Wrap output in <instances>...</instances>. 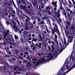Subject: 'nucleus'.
<instances>
[{"label": "nucleus", "mask_w": 75, "mask_h": 75, "mask_svg": "<svg viewBox=\"0 0 75 75\" xmlns=\"http://www.w3.org/2000/svg\"><path fill=\"white\" fill-rule=\"evenodd\" d=\"M65 65L64 64L60 71H59L56 74V75H65Z\"/></svg>", "instance_id": "f257e3e1"}, {"label": "nucleus", "mask_w": 75, "mask_h": 75, "mask_svg": "<svg viewBox=\"0 0 75 75\" xmlns=\"http://www.w3.org/2000/svg\"><path fill=\"white\" fill-rule=\"evenodd\" d=\"M67 25L68 26L70 25V21H71V19H72V17L70 16V14H69V13H67Z\"/></svg>", "instance_id": "f03ea898"}, {"label": "nucleus", "mask_w": 75, "mask_h": 75, "mask_svg": "<svg viewBox=\"0 0 75 75\" xmlns=\"http://www.w3.org/2000/svg\"><path fill=\"white\" fill-rule=\"evenodd\" d=\"M55 30V32L57 33V35H58L59 37H60L61 36V33H60L58 27V25H57L56 24H54V28Z\"/></svg>", "instance_id": "7ed1b4c3"}, {"label": "nucleus", "mask_w": 75, "mask_h": 75, "mask_svg": "<svg viewBox=\"0 0 75 75\" xmlns=\"http://www.w3.org/2000/svg\"><path fill=\"white\" fill-rule=\"evenodd\" d=\"M23 34L26 41L28 42V32L26 31H24L23 32Z\"/></svg>", "instance_id": "20e7f679"}, {"label": "nucleus", "mask_w": 75, "mask_h": 75, "mask_svg": "<svg viewBox=\"0 0 75 75\" xmlns=\"http://www.w3.org/2000/svg\"><path fill=\"white\" fill-rule=\"evenodd\" d=\"M29 1L32 2L34 7H35L36 8L38 7V6L37 4L38 3L37 0H29Z\"/></svg>", "instance_id": "39448f33"}, {"label": "nucleus", "mask_w": 75, "mask_h": 75, "mask_svg": "<svg viewBox=\"0 0 75 75\" xmlns=\"http://www.w3.org/2000/svg\"><path fill=\"white\" fill-rule=\"evenodd\" d=\"M51 59V58H49L48 59H45V58H42V60L41 59H40V63L41 64H43V63H44L45 61L47 62L48 61L50 60Z\"/></svg>", "instance_id": "423d86ee"}, {"label": "nucleus", "mask_w": 75, "mask_h": 75, "mask_svg": "<svg viewBox=\"0 0 75 75\" xmlns=\"http://www.w3.org/2000/svg\"><path fill=\"white\" fill-rule=\"evenodd\" d=\"M29 11L30 13L33 11V7L31 3L29 2Z\"/></svg>", "instance_id": "0eeeda50"}, {"label": "nucleus", "mask_w": 75, "mask_h": 75, "mask_svg": "<svg viewBox=\"0 0 75 75\" xmlns=\"http://www.w3.org/2000/svg\"><path fill=\"white\" fill-rule=\"evenodd\" d=\"M69 28V27L67 25V26H66V28H65L64 29V32L66 34V36H68L69 34V31L68 30H67V29H68Z\"/></svg>", "instance_id": "6e6552de"}, {"label": "nucleus", "mask_w": 75, "mask_h": 75, "mask_svg": "<svg viewBox=\"0 0 75 75\" xmlns=\"http://www.w3.org/2000/svg\"><path fill=\"white\" fill-rule=\"evenodd\" d=\"M34 27V25L32 24L31 23H30L29 21V28H33Z\"/></svg>", "instance_id": "1a4fd4ad"}, {"label": "nucleus", "mask_w": 75, "mask_h": 75, "mask_svg": "<svg viewBox=\"0 0 75 75\" xmlns=\"http://www.w3.org/2000/svg\"><path fill=\"white\" fill-rule=\"evenodd\" d=\"M35 45H36V46H38L39 48L42 47L41 45H42V43H41V42H39V43L38 45V43H36L35 44Z\"/></svg>", "instance_id": "9d476101"}, {"label": "nucleus", "mask_w": 75, "mask_h": 75, "mask_svg": "<svg viewBox=\"0 0 75 75\" xmlns=\"http://www.w3.org/2000/svg\"><path fill=\"white\" fill-rule=\"evenodd\" d=\"M28 23L27 22H26L25 23V27H26L25 28V30H28Z\"/></svg>", "instance_id": "9b49d317"}, {"label": "nucleus", "mask_w": 75, "mask_h": 75, "mask_svg": "<svg viewBox=\"0 0 75 75\" xmlns=\"http://www.w3.org/2000/svg\"><path fill=\"white\" fill-rule=\"evenodd\" d=\"M51 31L53 34H54V35H55V28H54V29H52V28L51 30Z\"/></svg>", "instance_id": "f8f14e48"}, {"label": "nucleus", "mask_w": 75, "mask_h": 75, "mask_svg": "<svg viewBox=\"0 0 75 75\" xmlns=\"http://www.w3.org/2000/svg\"><path fill=\"white\" fill-rule=\"evenodd\" d=\"M13 28H14V29L16 30V31H17L18 30V27H17V26L14 25L13 26Z\"/></svg>", "instance_id": "ddd939ff"}, {"label": "nucleus", "mask_w": 75, "mask_h": 75, "mask_svg": "<svg viewBox=\"0 0 75 75\" xmlns=\"http://www.w3.org/2000/svg\"><path fill=\"white\" fill-rule=\"evenodd\" d=\"M40 64V59L39 60H38V61L36 64H35V66H37V65H39Z\"/></svg>", "instance_id": "4468645a"}, {"label": "nucleus", "mask_w": 75, "mask_h": 75, "mask_svg": "<svg viewBox=\"0 0 75 75\" xmlns=\"http://www.w3.org/2000/svg\"><path fill=\"white\" fill-rule=\"evenodd\" d=\"M40 64V59L39 60H38V61L36 64H35V66H37V65H39Z\"/></svg>", "instance_id": "2eb2a0df"}, {"label": "nucleus", "mask_w": 75, "mask_h": 75, "mask_svg": "<svg viewBox=\"0 0 75 75\" xmlns=\"http://www.w3.org/2000/svg\"><path fill=\"white\" fill-rule=\"evenodd\" d=\"M26 6H23V5H21V8L22 9H26Z\"/></svg>", "instance_id": "dca6fc26"}, {"label": "nucleus", "mask_w": 75, "mask_h": 75, "mask_svg": "<svg viewBox=\"0 0 75 75\" xmlns=\"http://www.w3.org/2000/svg\"><path fill=\"white\" fill-rule=\"evenodd\" d=\"M54 37H55V39L54 40L56 42H57L56 40H57V38L58 37V36L56 35V34H55Z\"/></svg>", "instance_id": "f3484780"}, {"label": "nucleus", "mask_w": 75, "mask_h": 75, "mask_svg": "<svg viewBox=\"0 0 75 75\" xmlns=\"http://www.w3.org/2000/svg\"><path fill=\"white\" fill-rule=\"evenodd\" d=\"M68 70H67V72H65V75H66V74H67V73H68V72H69V71H71V67H70V68L69 69H68Z\"/></svg>", "instance_id": "a211bd4d"}, {"label": "nucleus", "mask_w": 75, "mask_h": 75, "mask_svg": "<svg viewBox=\"0 0 75 75\" xmlns=\"http://www.w3.org/2000/svg\"><path fill=\"white\" fill-rule=\"evenodd\" d=\"M37 18V16L36 17L35 16H32L31 18V19H32V20H34Z\"/></svg>", "instance_id": "6ab92c4d"}, {"label": "nucleus", "mask_w": 75, "mask_h": 75, "mask_svg": "<svg viewBox=\"0 0 75 75\" xmlns=\"http://www.w3.org/2000/svg\"><path fill=\"white\" fill-rule=\"evenodd\" d=\"M51 48L52 49V51H53L55 50V47H54V44H52L51 45Z\"/></svg>", "instance_id": "aec40b11"}, {"label": "nucleus", "mask_w": 75, "mask_h": 75, "mask_svg": "<svg viewBox=\"0 0 75 75\" xmlns=\"http://www.w3.org/2000/svg\"><path fill=\"white\" fill-rule=\"evenodd\" d=\"M64 16H65V18L66 19V20H67V13H66V11H65V10L64 13Z\"/></svg>", "instance_id": "412c9836"}, {"label": "nucleus", "mask_w": 75, "mask_h": 75, "mask_svg": "<svg viewBox=\"0 0 75 75\" xmlns=\"http://www.w3.org/2000/svg\"><path fill=\"white\" fill-rule=\"evenodd\" d=\"M14 74H20V72L16 71L14 72Z\"/></svg>", "instance_id": "4be33fe9"}, {"label": "nucleus", "mask_w": 75, "mask_h": 75, "mask_svg": "<svg viewBox=\"0 0 75 75\" xmlns=\"http://www.w3.org/2000/svg\"><path fill=\"white\" fill-rule=\"evenodd\" d=\"M39 37H40V40H42L43 38L41 34H39Z\"/></svg>", "instance_id": "5701e85b"}, {"label": "nucleus", "mask_w": 75, "mask_h": 75, "mask_svg": "<svg viewBox=\"0 0 75 75\" xmlns=\"http://www.w3.org/2000/svg\"><path fill=\"white\" fill-rule=\"evenodd\" d=\"M12 3H13L14 7H15V8H16V9H17V7H16V5L14 4V1H13V0H12Z\"/></svg>", "instance_id": "b1692460"}, {"label": "nucleus", "mask_w": 75, "mask_h": 75, "mask_svg": "<svg viewBox=\"0 0 75 75\" xmlns=\"http://www.w3.org/2000/svg\"><path fill=\"white\" fill-rule=\"evenodd\" d=\"M8 33H7V32H5V33H4V36H6L7 35H8Z\"/></svg>", "instance_id": "393cba45"}, {"label": "nucleus", "mask_w": 75, "mask_h": 75, "mask_svg": "<svg viewBox=\"0 0 75 75\" xmlns=\"http://www.w3.org/2000/svg\"><path fill=\"white\" fill-rule=\"evenodd\" d=\"M75 64H74V65H73L72 67H71V69H73V68H75Z\"/></svg>", "instance_id": "a878e982"}, {"label": "nucleus", "mask_w": 75, "mask_h": 75, "mask_svg": "<svg viewBox=\"0 0 75 75\" xmlns=\"http://www.w3.org/2000/svg\"><path fill=\"white\" fill-rule=\"evenodd\" d=\"M36 17H37L36 18H37L38 21H40V18L39 17L36 16Z\"/></svg>", "instance_id": "bb28decb"}, {"label": "nucleus", "mask_w": 75, "mask_h": 75, "mask_svg": "<svg viewBox=\"0 0 75 75\" xmlns=\"http://www.w3.org/2000/svg\"><path fill=\"white\" fill-rule=\"evenodd\" d=\"M60 8H59L58 9V11H57V12H56V14H57V13L58 14H59V13H60Z\"/></svg>", "instance_id": "cd10ccee"}, {"label": "nucleus", "mask_w": 75, "mask_h": 75, "mask_svg": "<svg viewBox=\"0 0 75 75\" xmlns=\"http://www.w3.org/2000/svg\"><path fill=\"white\" fill-rule=\"evenodd\" d=\"M17 68H18V67L17 66H16V67H14L13 68V69L15 71H16V69H17Z\"/></svg>", "instance_id": "c85d7f7f"}, {"label": "nucleus", "mask_w": 75, "mask_h": 75, "mask_svg": "<svg viewBox=\"0 0 75 75\" xmlns=\"http://www.w3.org/2000/svg\"><path fill=\"white\" fill-rule=\"evenodd\" d=\"M4 4H5V6H6V5H8L9 6H10V4H7V3L5 2L4 3Z\"/></svg>", "instance_id": "c756f323"}, {"label": "nucleus", "mask_w": 75, "mask_h": 75, "mask_svg": "<svg viewBox=\"0 0 75 75\" xmlns=\"http://www.w3.org/2000/svg\"><path fill=\"white\" fill-rule=\"evenodd\" d=\"M14 37L16 40H17V39H18V37H17L16 35H14Z\"/></svg>", "instance_id": "7c9ffc66"}, {"label": "nucleus", "mask_w": 75, "mask_h": 75, "mask_svg": "<svg viewBox=\"0 0 75 75\" xmlns=\"http://www.w3.org/2000/svg\"><path fill=\"white\" fill-rule=\"evenodd\" d=\"M39 25H38V26L36 27V30L37 31H39Z\"/></svg>", "instance_id": "2f4dec72"}, {"label": "nucleus", "mask_w": 75, "mask_h": 75, "mask_svg": "<svg viewBox=\"0 0 75 75\" xmlns=\"http://www.w3.org/2000/svg\"><path fill=\"white\" fill-rule=\"evenodd\" d=\"M72 54H73V53L71 54V58L72 57V60H74V56H73V55H72Z\"/></svg>", "instance_id": "473e14b6"}, {"label": "nucleus", "mask_w": 75, "mask_h": 75, "mask_svg": "<svg viewBox=\"0 0 75 75\" xmlns=\"http://www.w3.org/2000/svg\"><path fill=\"white\" fill-rule=\"evenodd\" d=\"M19 52V51L17 50H15V54H18Z\"/></svg>", "instance_id": "72a5a7b5"}, {"label": "nucleus", "mask_w": 75, "mask_h": 75, "mask_svg": "<svg viewBox=\"0 0 75 75\" xmlns=\"http://www.w3.org/2000/svg\"><path fill=\"white\" fill-rule=\"evenodd\" d=\"M48 48L49 51H50L51 50V47L50 45H49L48 47Z\"/></svg>", "instance_id": "f704fd0d"}, {"label": "nucleus", "mask_w": 75, "mask_h": 75, "mask_svg": "<svg viewBox=\"0 0 75 75\" xmlns=\"http://www.w3.org/2000/svg\"><path fill=\"white\" fill-rule=\"evenodd\" d=\"M6 23L7 25H9L10 24V23L8 21H6Z\"/></svg>", "instance_id": "c9c22d12"}, {"label": "nucleus", "mask_w": 75, "mask_h": 75, "mask_svg": "<svg viewBox=\"0 0 75 75\" xmlns=\"http://www.w3.org/2000/svg\"><path fill=\"white\" fill-rule=\"evenodd\" d=\"M72 3H71L70 5H69V8H71L72 7Z\"/></svg>", "instance_id": "e433bc0d"}, {"label": "nucleus", "mask_w": 75, "mask_h": 75, "mask_svg": "<svg viewBox=\"0 0 75 75\" xmlns=\"http://www.w3.org/2000/svg\"><path fill=\"white\" fill-rule=\"evenodd\" d=\"M63 7H62V4L61 5V7H60V9L61 10H63Z\"/></svg>", "instance_id": "4c0bfd02"}, {"label": "nucleus", "mask_w": 75, "mask_h": 75, "mask_svg": "<svg viewBox=\"0 0 75 75\" xmlns=\"http://www.w3.org/2000/svg\"><path fill=\"white\" fill-rule=\"evenodd\" d=\"M69 58V57H68V58H67L66 59V60H65V62H64V64H66V61H67V60H68Z\"/></svg>", "instance_id": "58836bf2"}, {"label": "nucleus", "mask_w": 75, "mask_h": 75, "mask_svg": "<svg viewBox=\"0 0 75 75\" xmlns=\"http://www.w3.org/2000/svg\"><path fill=\"white\" fill-rule=\"evenodd\" d=\"M47 10H49V11H50V6H47Z\"/></svg>", "instance_id": "ea45409f"}, {"label": "nucleus", "mask_w": 75, "mask_h": 75, "mask_svg": "<svg viewBox=\"0 0 75 75\" xmlns=\"http://www.w3.org/2000/svg\"><path fill=\"white\" fill-rule=\"evenodd\" d=\"M44 4H42V6H41V8H43L44 7Z\"/></svg>", "instance_id": "a19ab883"}, {"label": "nucleus", "mask_w": 75, "mask_h": 75, "mask_svg": "<svg viewBox=\"0 0 75 75\" xmlns=\"http://www.w3.org/2000/svg\"><path fill=\"white\" fill-rule=\"evenodd\" d=\"M47 11H48V13L49 14L51 15V12H50V11H49V10H47Z\"/></svg>", "instance_id": "79ce46f5"}, {"label": "nucleus", "mask_w": 75, "mask_h": 75, "mask_svg": "<svg viewBox=\"0 0 75 75\" xmlns=\"http://www.w3.org/2000/svg\"><path fill=\"white\" fill-rule=\"evenodd\" d=\"M45 34H42V37H43V38H45Z\"/></svg>", "instance_id": "37998d69"}, {"label": "nucleus", "mask_w": 75, "mask_h": 75, "mask_svg": "<svg viewBox=\"0 0 75 75\" xmlns=\"http://www.w3.org/2000/svg\"><path fill=\"white\" fill-rule=\"evenodd\" d=\"M9 14L11 15L12 17H15V15H12L11 13H9Z\"/></svg>", "instance_id": "c03bdc74"}, {"label": "nucleus", "mask_w": 75, "mask_h": 75, "mask_svg": "<svg viewBox=\"0 0 75 75\" xmlns=\"http://www.w3.org/2000/svg\"><path fill=\"white\" fill-rule=\"evenodd\" d=\"M21 42H23V43H24V41H23V38H21Z\"/></svg>", "instance_id": "a18cd8bd"}, {"label": "nucleus", "mask_w": 75, "mask_h": 75, "mask_svg": "<svg viewBox=\"0 0 75 75\" xmlns=\"http://www.w3.org/2000/svg\"><path fill=\"white\" fill-rule=\"evenodd\" d=\"M33 45H31L30 47H33V46H34L35 44H34V43L33 42Z\"/></svg>", "instance_id": "49530a36"}, {"label": "nucleus", "mask_w": 75, "mask_h": 75, "mask_svg": "<svg viewBox=\"0 0 75 75\" xmlns=\"http://www.w3.org/2000/svg\"><path fill=\"white\" fill-rule=\"evenodd\" d=\"M46 18H47L46 17H43V18H42V19L45 20L46 19Z\"/></svg>", "instance_id": "de8ad7c7"}, {"label": "nucleus", "mask_w": 75, "mask_h": 75, "mask_svg": "<svg viewBox=\"0 0 75 75\" xmlns=\"http://www.w3.org/2000/svg\"><path fill=\"white\" fill-rule=\"evenodd\" d=\"M16 22L18 24H20V22L18 21V20H17L16 21Z\"/></svg>", "instance_id": "09e8293b"}, {"label": "nucleus", "mask_w": 75, "mask_h": 75, "mask_svg": "<svg viewBox=\"0 0 75 75\" xmlns=\"http://www.w3.org/2000/svg\"><path fill=\"white\" fill-rule=\"evenodd\" d=\"M52 5H53L54 6L55 5V3L53 1L52 2Z\"/></svg>", "instance_id": "8fccbe9b"}, {"label": "nucleus", "mask_w": 75, "mask_h": 75, "mask_svg": "<svg viewBox=\"0 0 75 75\" xmlns=\"http://www.w3.org/2000/svg\"><path fill=\"white\" fill-rule=\"evenodd\" d=\"M41 24H45V23H44L43 22V21H41Z\"/></svg>", "instance_id": "3c124183"}, {"label": "nucleus", "mask_w": 75, "mask_h": 75, "mask_svg": "<svg viewBox=\"0 0 75 75\" xmlns=\"http://www.w3.org/2000/svg\"><path fill=\"white\" fill-rule=\"evenodd\" d=\"M22 2L23 3V4H26V2H25V1H23V2Z\"/></svg>", "instance_id": "603ef678"}, {"label": "nucleus", "mask_w": 75, "mask_h": 75, "mask_svg": "<svg viewBox=\"0 0 75 75\" xmlns=\"http://www.w3.org/2000/svg\"><path fill=\"white\" fill-rule=\"evenodd\" d=\"M63 12L64 15V12H65V10L64 9V8H63Z\"/></svg>", "instance_id": "864d4df0"}, {"label": "nucleus", "mask_w": 75, "mask_h": 75, "mask_svg": "<svg viewBox=\"0 0 75 75\" xmlns=\"http://www.w3.org/2000/svg\"><path fill=\"white\" fill-rule=\"evenodd\" d=\"M39 8L40 10H41V11L42 10V9L41 8V6H39Z\"/></svg>", "instance_id": "5fc2aeb1"}, {"label": "nucleus", "mask_w": 75, "mask_h": 75, "mask_svg": "<svg viewBox=\"0 0 75 75\" xmlns=\"http://www.w3.org/2000/svg\"><path fill=\"white\" fill-rule=\"evenodd\" d=\"M64 3L66 5L67 4V1L66 0H64Z\"/></svg>", "instance_id": "6e6d98bb"}, {"label": "nucleus", "mask_w": 75, "mask_h": 75, "mask_svg": "<svg viewBox=\"0 0 75 75\" xmlns=\"http://www.w3.org/2000/svg\"><path fill=\"white\" fill-rule=\"evenodd\" d=\"M36 48V47H35V46L33 47V48H32L33 50H35V48Z\"/></svg>", "instance_id": "4d7b16f0"}, {"label": "nucleus", "mask_w": 75, "mask_h": 75, "mask_svg": "<svg viewBox=\"0 0 75 75\" xmlns=\"http://www.w3.org/2000/svg\"><path fill=\"white\" fill-rule=\"evenodd\" d=\"M61 1L62 3H63V4L64 5L65 4H64V0H61Z\"/></svg>", "instance_id": "13d9d810"}, {"label": "nucleus", "mask_w": 75, "mask_h": 75, "mask_svg": "<svg viewBox=\"0 0 75 75\" xmlns=\"http://www.w3.org/2000/svg\"><path fill=\"white\" fill-rule=\"evenodd\" d=\"M64 44H67L66 43V40H65L64 41Z\"/></svg>", "instance_id": "bf43d9fd"}, {"label": "nucleus", "mask_w": 75, "mask_h": 75, "mask_svg": "<svg viewBox=\"0 0 75 75\" xmlns=\"http://www.w3.org/2000/svg\"><path fill=\"white\" fill-rule=\"evenodd\" d=\"M66 68H67V69H68L69 68V67L68 66V65H66Z\"/></svg>", "instance_id": "052dcab7"}, {"label": "nucleus", "mask_w": 75, "mask_h": 75, "mask_svg": "<svg viewBox=\"0 0 75 75\" xmlns=\"http://www.w3.org/2000/svg\"><path fill=\"white\" fill-rule=\"evenodd\" d=\"M36 21L35 20L34 21H33V24H35V23H36Z\"/></svg>", "instance_id": "680f3d73"}, {"label": "nucleus", "mask_w": 75, "mask_h": 75, "mask_svg": "<svg viewBox=\"0 0 75 75\" xmlns=\"http://www.w3.org/2000/svg\"><path fill=\"white\" fill-rule=\"evenodd\" d=\"M26 22H27V23H28V19H26Z\"/></svg>", "instance_id": "e2e57ef3"}, {"label": "nucleus", "mask_w": 75, "mask_h": 75, "mask_svg": "<svg viewBox=\"0 0 75 75\" xmlns=\"http://www.w3.org/2000/svg\"><path fill=\"white\" fill-rule=\"evenodd\" d=\"M12 60H13V61H16V58H12Z\"/></svg>", "instance_id": "0e129e2a"}, {"label": "nucleus", "mask_w": 75, "mask_h": 75, "mask_svg": "<svg viewBox=\"0 0 75 75\" xmlns=\"http://www.w3.org/2000/svg\"><path fill=\"white\" fill-rule=\"evenodd\" d=\"M57 17H60V14H58L57 15Z\"/></svg>", "instance_id": "69168bd1"}, {"label": "nucleus", "mask_w": 75, "mask_h": 75, "mask_svg": "<svg viewBox=\"0 0 75 75\" xmlns=\"http://www.w3.org/2000/svg\"><path fill=\"white\" fill-rule=\"evenodd\" d=\"M69 40L68 41V42H67V45H68V44H69Z\"/></svg>", "instance_id": "338daca9"}, {"label": "nucleus", "mask_w": 75, "mask_h": 75, "mask_svg": "<svg viewBox=\"0 0 75 75\" xmlns=\"http://www.w3.org/2000/svg\"><path fill=\"white\" fill-rule=\"evenodd\" d=\"M8 53L9 54H11V53L10 52L8 51Z\"/></svg>", "instance_id": "774afa93"}]
</instances>
